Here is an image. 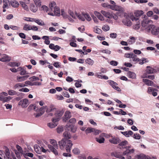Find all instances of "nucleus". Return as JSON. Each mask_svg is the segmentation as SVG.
<instances>
[{
	"instance_id": "1",
	"label": "nucleus",
	"mask_w": 159,
	"mask_h": 159,
	"mask_svg": "<svg viewBox=\"0 0 159 159\" xmlns=\"http://www.w3.org/2000/svg\"><path fill=\"white\" fill-rule=\"evenodd\" d=\"M63 136L65 139H62L58 142L60 148L63 150L65 148L67 152H70L71 150L73 144L71 141L68 140L71 138V135L68 131H65Z\"/></svg>"
},
{
	"instance_id": "2",
	"label": "nucleus",
	"mask_w": 159,
	"mask_h": 159,
	"mask_svg": "<svg viewBox=\"0 0 159 159\" xmlns=\"http://www.w3.org/2000/svg\"><path fill=\"white\" fill-rule=\"evenodd\" d=\"M48 7L50 11H53V12H49L48 14L52 16H57L60 15L59 8L57 6L56 3L54 1H51L48 5Z\"/></svg>"
},
{
	"instance_id": "3",
	"label": "nucleus",
	"mask_w": 159,
	"mask_h": 159,
	"mask_svg": "<svg viewBox=\"0 0 159 159\" xmlns=\"http://www.w3.org/2000/svg\"><path fill=\"white\" fill-rule=\"evenodd\" d=\"M146 30L148 33L151 31L152 34L157 35L159 34V27L153 24L150 25L146 28Z\"/></svg>"
},
{
	"instance_id": "4",
	"label": "nucleus",
	"mask_w": 159,
	"mask_h": 159,
	"mask_svg": "<svg viewBox=\"0 0 159 159\" xmlns=\"http://www.w3.org/2000/svg\"><path fill=\"white\" fill-rule=\"evenodd\" d=\"M54 111L55 112L54 114L55 117L52 119V122L54 123L57 122L60 120L64 112V111L63 109H59L56 110Z\"/></svg>"
},
{
	"instance_id": "5",
	"label": "nucleus",
	"mask_w": 159,
	"mask_h": 159,
	"mask_svg": "<svg viewBox=\"0 0 159 159\" xmlns=\"http://www.w3.org/2000/svg\"><path fill=\"white\" fill-rule=\"evenodd\" d=\"M109 8H110L113 10L117 11H119L116 13L117 15L119 16H120L121 15L124 14V9L121 7L116 5H109Z\"/></svg>"
},
{
	"instance_id": "6",
	"label": "nucleus",
	"mask_w": 159,
	"mask_h": 159,
	"mask_svg": "<svg viewBox=\"0 0 159 159\" xmlns=\"http://www.w3.org/2000/svg\"><path fill=\"white\" fill-rule=\"evenodd\" d=\"M33 108L34 110L36 112H40L42 114H43L45 111V110H47L48 108V107L47 106H43L40 108L39 109L38 108L36 107L35 106H34L33 105H30L28 108V109H30V108Z\"/></svg>"
},
{
	"instance_id": "7",
	"label": "nucleus",
	"mask_w": 159,
	"mask_h": 159,
	"mask_svg": "<svg viewBox=\"0 0 159 159\" xmlns=\"http://www.w3.org/2000/svg\"><path fill=\"white\" fill-rule=\"evenodd\" d=\"M29 104V100L26 98L21 100L18 103V105L21 106L22 108H26Z\"/></svg>"
},
{
	"instance_id": "8",
	"label": "nucleus",
	"mask_w": 159,
	"mask_h": 159,
	"mask_svg": "<svg viewBox=\"0 0 159 159\" xmlns=\"http://www.w3.org/2000/svg\"><path fill=\"white\" fill-rule=\"evenodd\" d=\"M56 108L53 105H51L46 110V112L47 113V116L48 117L53 116V113H52L51 112H54Z\"/></svg>"
},
{
	"instance_id": "9",
	"label": "nucleus",
	"mask_w": 159,
	"mask_h": 159,
	"mask_svg": "<svg viewBox=\"0 0 159 159\" xmlns=\"http://www.w3.org/2000/svg\"><path fill=\"white\" fill-rule=\"evenodd\" d=\"M143 81L145 84L146 85L148 86H151L154 87L159 88V86H157L156 84H154L153 81L148 79H143Z\"/></svg>"
},
{
	"instance_id": "10",
	"label": "nucleus",
	"mask_w": 159,
	"mask_h": 159,
	"mask_svg": "<svg viewBox=\"0 0 159 159\" xmlns=\"http://www.w3.org/2000/svg\"><path fill=\"white\" fill-rule=\"evenodd\" d=\"M125 19H124L122 20V23L125 25L129 27L131 26L132 25V23L129 19V16H126L125 15Z\"/></svg>"
},
{
	"instance_id": "11",
	"label": "nucleus",
	"mask_w": 159,
	"mask_h": 159,
	"mask_svg": "<svg viewBox=\"0 0 159 159\" xmlns=\"http://www.w3.org/2000/svg\"><path fill=\"white\" fill-rule=\"evenodd\" d=\"M71 116L70 112L69 111H66L62 117L63 121L66 122L71 117Z\"/></svg>"
},
{
	"instance_id": "12",
	"label": "nucleus",
	"mask_w": 159,
	"mask_h": 159,
	"mask_svg": "<svg viewBox=\"0 0 159 159\" xmlns=\"http://www.w3.org/2000/svg\"><path fill=\"white\" fill-rule=\"evenodd\" d=\"M107 82L114 89L118 91H121V89L119 87L116 86L117 85V84L116 83L112 80H108Z\"/></svg>"
},
{
	"instance_id": "13",
	"label": "nucleus",
	"mask_w": 159,
	"mask_h": 159,
	"mask_svg": "<svg viewBox=\"0 0 159 159\" xmlns=\"http://www.w3.org/2000/svg\"><path fill=\"white\" fill-rule=\"evenodd\" d=\"M152 21L150 20H143L141 23V25L142 27L145 28L146 29L148 27L147 26L148 24H152Z\"/></svg>"
},
{
	"instance_id": "14",
	"label": "nucleus",
	"mask_w": 159,
	"mask_h": 159,
	"mask_svg": "<svg viewBox=\"0 0 159 159\" xmlns=\"http://www.w3.org/2000/svg\"><path fill=\"white\" fill-rule=\"evenodd\" d=\"M66 128L68 130H70L72 132L75 133L76 131V128L73 125H66Z\"/></svg>"
},
{
	"instance_id": "15",
	"label": "nucleus",
	"mask_w": 159,
	"mask_h": 159,
	"mask_svg": "<svg viewBox=\"0 0 159 159\" xmlns=\"http://www.w3.org/2000/svg\"><path fill=\"white\" fill-rule=\"evenodd\" d=\"M145 72L148 74H153L156 72V70L151 67L150 66H147V69L145 70Z\"/></svg>"
},
{
	"instance_id": "16",
	"label": "nucleus",
	"mask_w": 159,
	"mask_h": 159,
	"mask_svg": "<svg viewBox=\"0 0 159 159\" xmlns=\"http://www.w3.org/2000/svg\"><path fill=\"white\" fill-rule=\"evenodd\" d=\"M111 156H113L116 158L119 159H125L124 157L122 156L120 152H115L111 153Z\"/></svg>"
},
{
	"instance_id": "17",
	"label": "nucleus",
	"mask_w": 159,
	"mask_h": 159,
	"mask_svg": "<svg viewBox=\"0 0 159 159\" xmlns=\"http://www.w3.org/2000/svg\"><path fill=\"white\" fill-rule=\"evenodd\" d=\"M11 59V57L8 56L4 54L3 57L0 58V61L2 62L9 61Z\"/></svg>"
},
{
	"instance_id": "18",
	"label": "nucleus",
	"mask_w": 159,
	"mask_h": 159,
	"mask_svg": "<svg viewBox=\"0 0 159 159\" xmlns=\"http://www.w3.org/2000/svg\"><path fill=\"white\" fill-rule=\"evenodd\" d=\"M48 147L50 150L53 152L55 155H57L58 154L57 150L56 149H55V147H53V146L50 144H48Z\"/></svg>"
},
{
	"instance_id": "19",
	"label": "nucleus",
	"mask_w": 159,
	"mask_h": 159,
	"mask_svg": "<svg viewBox=\"0 0 159 159\" xmlns=\"http://www.w3.org/2000/svg\"><path fill=\"white\" fill-rule=\"evenodd\" d=\"M29 76V75H26L22 77L17 76L16 77V80L17 82H20L26 80Z\"/></svg>"
},
{
	"instance_id": "20",
	"label": "nucleus",
	"mask_w": 159,
	"mask_h": 159,
	"mask_svg": "<svg viewBox=\"0 0 159 159\" xmlns=\"http://www.w3.org/2000/svg\"><path fill=\"white\" fill-rule=\"evenodd\" d=\"M9 4H10L12 7L15 8L18 7L20 5L19 2L16 0H11L9 2Z\"/></svg>"
},
{
	"instance_id": "21",
	"label": "nucleus",
	"mask_w": 159,
	"mask_h": 159,
	"mask_svg": "<svg viewBox=\"0 0 159 159\" xmlns=\"http://www.w3.org/2000/svg\"><path fill=\"white\" fill-rule=\"evenodd\" d=\"M101 13L105 17L108 18H111L112 16L111 14L108 12L102 10L101 11Z\"/></svg>"
},
{
	"instance_id": "22",
	"label": "nucleus",
	"mask_w": 159,
	"mask_h": 159,
	"mask_svg": "<svg viewBox=\"0 0 159 159\" xmlns=\"http://www.w3.org/2000/svg\"><path fill=\"white\" fill-rule=\"evenodd\" d=\"M84 13H82V14H81L80 13L75 12V14L76 16V17H77L79 20L82 21H84L85 20V19L84 18Z\"/></svg>"
},
{
	"instance_id": "23",
	"label": "nucleus",
	"mask_w": 159,
	"mask_h": 159,
	"mask_svg": "<svg viewBox=\"0 0 159 159\" xmlns=\"http://www.w3.org/2000/svg\"><path fill=\"white\" fill-rule=\"evenodd\" d=\"M38 7L35 6L33 3H31L30 6V8L31 11L33 12H35L38 9Z\"/></svg>"
},
{
	"instance_id": "24",
	"label": "nucleus",
	"mask_w": 159,
	"mask_h": 159,
	"mask_svg": "<svg viewBox=\"0 0 159 159\" xmlns=\"http://www.w3.org/2000/svg\"><path fill=\"white\" fill-rule=\"evenodd\" d=\"M34 22L40 26H43L45 25L44 22L41 20L38 19L34 18Z\"/></svg>"
},
{
	"instance_id": "25",
	"label": "nucleus",
	"mask_w": 159,
	"mask_h": 159,
	"mask_svg": "<svg viewBox=\"0 0 159 159\" xmlns=\"http://www.w3.org/2000/svg\"><path fill=\"white\" fill-rule=\"evenodd\" d=\"M121 133L127 137H129V135L131 136L133 134V132L131 130H129L128 131L121 132Z\"/></svg>"
},
{
	"instance_id": "26",
	"label": "nucleus",
	"mask_w": 159,
	"mask_h": 159,
	"mask_svg": "<svg viewBox=\"0 0 159 159\" xmlns=\"http://www.w3.org/2000/svg\"><path fill=\"white\" fill-rule=\"evenodd\" d=\"M109 141L113 144H117L120 143V140L118 138H115L109 139Z\"/></svg>"
},
{
	"instance_id": "27",
	"label": "nucleus",
	"mask_w": 159,
	"mask_h": 159,
	"mask_svg": "<svg viewBox=\"0 0 159 159\" xmlns=\"http://www.w3.org/2000/svg\"><path fill=\"white\" fill-rule=\"evenodd\" d=\"M49 142L55 148H58V144L56 140L53 139H50Z\"/></svg>"
},
{
	"instance_id": "28",
	"label": "nucleus",
	"mask_w": 159,
	"mask_h": 159,
	"mask_svg": "<svg viewBox=\"0 0 159 159\" xmlns=\"http://www.w3.org/2000/svg\"><path fill=\"white\" fill-rule=\"evenodd\" d=\"M17 70L20 71V75H24L29 74V73H28L24 69H23L21 67H20L18 68Z\"/></svg>"
},
{
	"instance_id": "29",
	"label": "nucleus",
	"mask_w": 159,
	"mask_h": 159,
	"mask_svg": "<svg viewBox=\"0 0 159 159\" xmlns=\"http://www.w3.org/2000/svg\"><path fill=\"white\" fill-rule=\"evenodd\" d=\"M143 12L142 10L137 11L134 13L135 16L138 17H139L140 16L143 15Z\"/></svg>"
},
{
	"instance_id": "30",
	"label": "nucleus",
	"mask_w": 159,
	"mask_h": 159,
	"mask_svg": "<svg viewBox=\"0 0 159 159\" xmlns=\"http://www.w3.org/2000/svg\"><path fill=\"white\" fill-rule=\"evenodd\" d=\"M42 39L44 40H45L44 43L45 44L48 45L50 44V41L49 40V36H44L42 37Z\"/></svg>"
},
{
	"instance_id": "31",
	"label": "nucleus",
	"mask_w": 159,
	"mask_h": 159,
	"mask_svg": "<svg viewBox=\"0 0 159 159\" xmlns=\"http://www.w3.org/2000/svg\"><path fill=\"white\" fill-rule=\"evenodd\" d=\"M25 84L22 83H17L14 86V89H19L20 88H22L25 86Z\"/></svg>"
},
{
	"instance_id": "32",
	"label": "nucleus",
	"mask_w": 159,
	"mask_h": 159,
	"mask_svg": "<svg viewBox=\"0 0 159 159\" xmlns=\"http://www.w3.org/2000/svg\"><path fill=\"white\" fill-rule=\"evenodd\" d=\"M127 75L129 77L132 79L135 78L136 77V75L133 72L129 71L127 73Z\"/></svg>"
},
{
	"instance_id": "33",
	"label": "nucleus",
	"mask_w": 159,
	"mask_h": 159,
	"mask_svg": "<svg viewBox=\"0 0 159 159\" xmlns=\"http://www.w3.org/2000/svg\"><path fill=\"white\" fill-rule=\"evenodd\" d=\"M20 3L22 7L25 10L28 11L29 8L25 3L23 1H20Z\"/></svg>"
},
{
	"instance_id": "34",
	"label": "nucleus",
	"mask_w": 159,
	"mask_h": 159,
	"mask_svg": "<svg viewBox=\"0 0 159 159\" xmlns=\"http://www.w3.org/2000/svg\"><path fill=\"white\" fill-rule=\"evenodd\" d=\"M104 134H102L100 136V138H96V141L98 142L99 143H103L104 142V141L105 140L104 138H101V136H104Z\"/></svg>"
},
{
	"instance_id": "35",
	"label": "nucleus",
	"mask_w": 159,
	"mask_h": 159,
	"mask_svg": "<svg viewBox=\"0 0 159 159\" xmlns=\"http://www.w3.org/2000/svg\"><path fill=\"white\" fill-rule=\"evenodd\" d=\"M34 150L37 153L40 154V153L41 148L37 144L35 145L34 146Z\"/></svg>"
},
{
	"instance_id": "36",
	"label": "nucleus",
	"mask_w": 159,
	"mask_h": 159,
	"mask_svg": "<svg viewBox=\"0 0 159 159\" xmlns=\"http://www.w3.org/2000/svg\"><path fill=\"white\" fill-rule=\"evenodd\" d=\"M3 8H8L9 7L8 3H9V1L8 0H3Z\"/></svg>"
},
{
	"instance_id": "37",
	"label": "nucleus",
	"mask_w": 159,
	"mask_h": 159,
	"mask_svg": "<svg viewBox=\"0 0 159 159\" xmlns=\"http://www.w3.org/2000/svg\"><path fill=\"white\" fill-rule=\"evenodd\" d=\"M135 38L134 37H131L128 40V42L129 44H132L135 43Z\"/></svg>"
},
{
	"instance_id": "38",
	"label": "nucleus",
	"mask_w": 159,
	"mask_h": 159,
	"mask_svg": "<svg viewBox=\"0 0 159 159\" xmlns=\"http://www.w3.org/2000/svg\"><path fill=\"white\" fill-rule=\"evenodd\" d=\"M85 62L91 66L93 65L94 63L93 61L89 58L86 59L85 60Z\"/></svg>"
},
{
	"instance_id": "39",
	"label": "nucleus",
	"mask_w": 159,
	"mask_h": 159,
	"mask_svg": "<svg viewBox=\"0 0 159 159\" xmlns=\"http://www.w3.org/2000/svg\"><path fill=\"white\" fill-rule=\"evenodd\" d=\"M157 89L154 88L152 87H149L148 88V91L147 92L150 94H151V93L153 91H157Z\"/></svg>"
},
{
	"instance_id": "40",
	"label": "nucleus",
	"mask_w": 159,
	"mask_h": 159,
	"mask_svg": "<svg viewBox=\"0 0 159 159\" xmlns=\"http://www.w3.org/2000/svg\"><path fill=\"white\" fill-rule=\"evenodd\" d=\"M56 122H50L48 123L47 125L50 128H53L57 126V124L55 123Z\"/></svg>"
},
{
	"instance_id": "41",
	"label": "nucleus",
	"mask_w": 159,
	"mask_h": 159,
	"mask_svg": "<svg viewBox=\"0 0 159 159\" xmlns=\"http://www.w3.org/2000/svg\"><path fill=\"white\" fill-rule=\"evenodd\" d=\"M75 13H74L73 11L70 10H69L68 11V13L69 15H70L71 17L75 19H76V15L75 14Z\"/></svg>"
},
{
	"instance_id": "42",
	"label": "nucleus",
	"mask_w": 159,
	"mask_h": 159,
	"mask_svg": "<svg viewBox=\"0 0 159 159\" xmlns=\"http://www.w3.org/2000/svg\"><path fill=\"white\" fill-rule=\"evenodd\" d=\"M36 6L40 7L41 5V2L40 0H33Z\"/></svg>"
},
{
	"instance_id": "43",
	"label": "nucleus",
	"mask_w": 159,
	"mask_h": 159,
	"mask_svg": "<svg viewBox=\"0 0 159 159\" xmlns=\"http://www.w3.org/2000/svg\"><path fill=\"white\" fill-rule=\"evenodd\" d=\"M5 156H4L5 158H8L9 159L10 152L8 148H7L6 149L5 151Z\"/></svg>"
},
{
	"instance_id": "44",
	"label": "nucleus",
	"mask_w": 159,
	"mask_h": 159,
	"mask_svg": "<svg viewBox=\"0 0 159 159\" xmlns=\"http://www.w3.org/2000/svg\"><path fill=\"white\" fill-rule=\"evenodd\" d=\"M31 26L28 24H25L23 27V29L25 30H31Z\"/></svg>"
},
{
	"instance_id": "45",
	"label": "nucleus",
	"mask_w": 159,
	"mask_h": 159,
	"mask_svg": "<svg viewBox=\"0 0 159 159\" xmlns=\"http://www.w3.org/2000/svg\"><path fill=\"white\" fill-rule=\"evenodd\" d=\"M9 66H15L17 67L19 66L20 65V63H17L15 62H10L8 64Z\"/></svg>"
},
{
	"instance_id": "46",
	"label": "nucleus",
	"mask_w": 159,
	"mask_h": 159,
	"mask_svg": "<svg viewBox=\"0 0 159 159\" xmlns=\"http://www.w3.org/2000/svg\"><path fill=\"white\" fill-rule=\"evenodd\" d=\"M16 91L13 90H9L8 91V93L10 95H14L16 94Z\"/></svg>"
},
{
	"instance_id": "47",
	"label": "nucleus",
	"mask_w": 159,
	"mask_h": 159,
	"mask_svg": "<svg viewBox=\"0 0 159 159\" xmlns=\"http://www.w3.org/2000/svg\"><path fill=\"white\" fill-rule=\"evenodd\" d=\"M84 18H85L88 21H90L92 19L91 17L88 14H84Z\"/></svg>"
},
{
	"instance_id": "48",
	"label": "nucleus",
	"mask_w": 159,
	"mask_h": 159,
	"mask_svg": "<svg viewBox=\"0 0 159 159\" xmlns=\"http://www.w3.org/2000/svg\"><path fill=\"white\" fill-rule=\"evenodd\" d=\"M131 59L132 61L134 62H138L139 61V59L137 57V56L134 54V56L132 57Z\"/></svg>"
},
{
	"instance_id": "49",
	"label": "nucleus",
	"mask_w": 159,
	"mask_h": 159,
	"mask_svg": "<svg viewBox=\"0 0 159 159\" xmlns=\"http://www.w3.org/2000/svg\"><path fill=\"white\" fill-rule=\"evenodd\" d=\"M135 159H145V156L144 155H137L135 157Z\"/></svg>"
},
{
	"instance_id": "50",
	"label": "nucleus",
	"mask_w": 159,
	"mask_h": 159,
	"mask_svg": "<svg viewBox=\"0 0 159 159\" xmlns=\"http://www.w3.org/2000/svg\"><path fill=\"white\" fill-rule=\"evenodd\" d=\"M102 29L104 31H107L109 30L110 27L108 25H105L102 27Z\"/></svg>"
},
{
	"instance_id": "51",
	"label": "nucleus",
	"mask_w": 159,
	"mask_h": 159,
	"mask_svg": "<svg viewBox=\"0 0 159 159\" xmlns=\"http://www.w3.org/2000/svg\"><path fill=\"white\" fill-rule=\"evenodd\" d=\"M134 56V54L132 53H126L125 54V57L126 58H131L132 57Z\"/></svg>"
},
{
	"instance_id": "52",
	"label": "nucleus",
	"mask_w": 159,
	"mask_h": 159,
	"mask_svg": "<svg viewBox=\"0 0 159 159\" xmlns=\"http://www.w3.org/2000/svg\"><path fill=\"white\" fill-rule=\"evenodd\" d=\"M11 99V97L10 96L6 97L3 98L2 102H7L9 101Z\"/></svg>"
},
{
	"instance_id": "53",
	"label": "nucleus",
	"mask_w": 159,
	"mask_h": 159,
	"mask_svg": "<svg viewBox=\"0 0 159 159\" xmlns=\"http://www.w3.org/2000/svg\"><path fill=\"white\" fill-rule=\"evenodd\" d=\"M29 80H30L31 81H38L39 80V79L35 76H33L32 77H30L29 78Z\"/></svg>"
},
{
	"instance_id": "54",
	"label": "nucleus",
	"mask_w": 159,
	"mask_h": 159,
	"mask_svg": "<svg viewBox=\"0 0 159 159\" xmlns=\"http://www.w3.org/2000/svg\"><path fill=\"white\" fill-rule=\"evenodd\" d=\"M73 152L75 154H78L80 153V150L78 148H75L73 150Z\"/></svg>"
},
{
	"instance_id": "55",
	"label": "nucleus",
	"mask_w": 159,
	"mask_h": 159,
	"mask_svg": "<svg viewBox=\"0 0 159 159\" xmlns=\"http://www.w3.org/2000/svg\"><path fill=\"white\" fill-rule=\"evenodd\" d=\"M93 128H88L85 131V133L86 134H88L89 133L93 132Z\"/></svg>"
},
{
	"instance_id": "56",
	"label": "nucleus",
	"mask_w": 159,
	"mask_h": 159,
	"mask_svg": "<svg viewBox=\"0 0 159 159\" xmlns=\"http://www.w3.org/2000/svg\"><path fill=\"white\" fill-rule=\"evenodd\" d=\"M61 15L64 18H66L67 17V15L65 12L64 10L61 9Z\"/></svg>"
},
{
	"instance_id": "57",
	"label": "nucleus",
	"mask_w": 159,
	"mask_h": 159,
	"mask_svg": "<svg viewBox=\"0 0 159 159\" xmlns=\"http://www.w3.org/2000/svg\"><path fill=\"white\" fill-rule=\"evenodd\" d=\"M41 8L42 10H43L44 11H45L46 12H47L48 11V10L49 9V7L45 5L42 6L41 7Z\"/></svg>"
},
{
	"instance_id": "58",
	"label": "nucleus",
	"mask_w": 159,
	"mask_h": 159,
	"mask_svg": "<svg viewBox=\"0 0 159 159\" xmlns=\"http://www.w3.org/2000/svg\"><path fill=\"white\" fill-rule=\"evenodd\" d=\"M140 27V22H137V24L135 25L134 26V28L135 30H138L139 29Z\"/></svg>"
},
{
	"instance_id": "59",
	"label": "nucleus",
	"mask_w": 159,
	"mask_h": 159,
	"mask_svg": "<svg viewBox=\"0 0 159 159\" xmlns=\"http://www.w3.org/2000/svg\"><path fill=\"white\" fill-rule=\"evenodd\" d=\"M24 20H25L30 21V22H34V18H31L30 17H25Z\"/></svg>"
},
{
	"instance_id": "60",
	"label": "nucleus",
	"mask_w": 159,
	"mask_h": 159,
	"mask_svg": "<svg viewBox=\"0 0 159 159\" xmlns=\"http://www.w3.org/2000/svg\"><path fill=\"white\" fill-rule=\"evenodd\" d=\"M127 144V141L125 140L121 142L119 144V145L120 146H123L126 145Z\"/></svg>"
},
{
	"instance_id": "61",
	"label": "nucleus",
	"mask_w": 159,
	"mask_h": 159,
	"mask_svg": "<svg viewBox=\"0 0 159 159\" xmlns=\"http://www.w3.org/2000/svg\"><path fill=\"white\" fill-rule=\"evenodd\" d=\"M133 137L134 139H140L141 138L140 136L138 134H134Z\"/></svg>"
},
{
	"instance_id": "62",
	"label": "nucleus",
	"mask_w": 159,
	"mask_h": 159,
	"mask_svg": "<svg viewBox=\"0 0 159 159\" xmlns=\"http://www.w3.org/2000/svg\"><path fill=\"white\" fill-rule=\"evenodd\" d=\"M20 92H27L29 91L30 90L29 89L26 88H24L19 89Z\"/></svg>"
},
{
	"instance_id": "63",
	"label": "nucleus",
	"mask_w": 159,
	"mask_h": 159,
	"mask_svg": "<svg viewBox=\"0 0 159 159\" xmlns=\"http://www.w3.org/2000/svg\"><path fill=\"white\" fill-rule=\"evenodd\" d=\"M43 114L41 113V112H39L38 113H34V116L35 117L38 118L40 116H41Z\"/></svg>"
},
{
	"instance_id": "64",
	"label": "nucleus",
	"mask_w": 159,
	"mask_h": 159,
	"mask_svg": "<svg viewBox=\"0 0 159 159\" xmlns=\"http://www.w3.org/2000/svg\"><path fill=\"white\" fill-rule=\"evenodd\" d=\"M16 147L18 150L19 151V152L21 154L23 153V150L22 149V148H21L20 146L19 145H17L16 146Z\"/></svg>"
}]
</instances>
